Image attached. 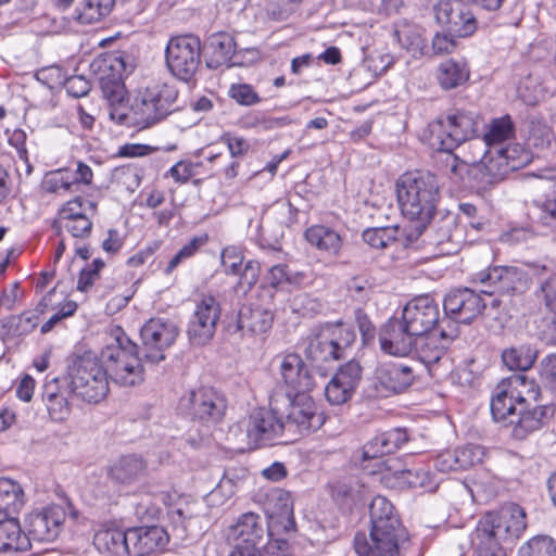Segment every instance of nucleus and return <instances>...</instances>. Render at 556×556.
<instances>
[{
  "label": "nucleus",
  "instance_id": "cd10ccee",
  "mask_svg": "<svg viewBox=\"0 0 556 556\" xmlns=\"http://www.w3.org/2000/svg\"><path fill=\"white\" fill-rule=\"evenodd\" d=\"M553 407L548 405H534L520 407L517 419H509L511 435L523 440L529 434L541 429L547 418L553 415Z\"/></svg>",
  "mask_w": 556,
  "mask_h": 556
},
{
  "label": "nucleus",
  "instance_id": "9d476101",
  "mask_svg": "<svg viewBox=\"0 0 556 556\" xmlns=\"http://www.w3.org/2000/svg\"><path fill=\"white\" fill-rule=\"evenodd\" d=\"M165 63L177 79L188 83L201 64V40L194 35L172 37L165 48Z\"/></svg>",
  "mask_w": 556,
  "mask_h": 556
},
{
  "label": "nucleus",
  "instance_id": "a18cd8bd",
  "mask_svg": "<svg viewBox=\"0 0 556 556\" xmlns=\"http://www.w3.org/2000/svg\"><path fill=\"white\" fill-rule=\"evenodd\" d=\"M211 47L215 59H212L207 65L217 67L231 60L236 51V42L233 38L226 34L215 35L211 39Z\"/></svg>",
  "mask_w": 556,
  "mask_h": 556
},
{
  "label": "nucleus",
  "instance_id": "69168bd1",
  "mask_svg": "<svg viewBox=\"0 0 556 556\" xmlns=\"http://www.w3.org/2000/svg\"><path fill=\"white\" fill-rule=\"evenodd\" d=\"M64 88L73 98H81L88 94L91 85L83 75H74L65 79Z\"/></svg>",
  "mask_w": 556,
  "mask_h": 556
},
{
  "label": "nucleus",
  "instance_id": "bf43d9fd",
  "mask_svg": "<svg viewBox=\"0 0 556 556\" xmlns=\"http://www.w3.org/2000/svg\"><path fill=\"white\" fill-rule=\"evenodd\" d=\"M220 140L227 146L230 156L233 159L245 155L250 150V142L241 136L226 132Z\"/></svg>",
  "mask_w": 556,
  "mask_h": 556
},
{
  "label": "nucleus",
  "instance_id": "412c9836",
  "mask_svg": "<svg viewBox=\"0 0 556 556\" xmlns=\"http://www.w3.org/2000/svg\"><path fill=\"white\" fill-rule=\"evenodd\" d=\"M440 325L439 339L434 334L416 337L413 348L416 356L426 366L437 364L446 353L448 345L458 337V326L452 320H444Z\"/></svg>",
  "mask_w": 556,
  "mask_h": 556
},
{
  "label": "nucleus",
  "instance_id": "1a4fd4ad",
  "mask_svg": "<svg viewBox=\"0 0 556 556\" xmlns=\"http://www.w3.org/2000/svg\"><path fill=\"white\" fill-rule=\"evenodd\" d=\"M356 334L352 326L342 323L328 324L309 340L305 350L308 359L316 364L337 361L355 341Z\"/></svg>",
  "mask_w": 556,
  "mask_h": 556
},
{
  "label": "nucleus",
  "instance_id": "f8f14e48",
  "mask_svg": "<svg viewBox=\"0 0 556 556\" xmlns=\"http://www.w3.org/2000/svg\"><path fill=\"white\" fill-rule=\"evenodd\" d=\"M476 280L485 288L482 293L492 295H519L527 291L529 280L527 273L517 266H494L476 275Z\"/></svg>",
  "mask_w": 556,
  "mask_h": 556
},
{
  "label": "nucleus",
  "instance_id": "2eb2a0df",
  "mask_svg": "<svg viewBox=\"0 0 556 556\" xmlns=\"http://www.w3.org/2000/svg\"><path fill=\"white\" fill-rule=\"evenodd\" d=\"M401 319L410 333L428 334L434 326L440 328L439 302L430 294L417 295L405 304Z\"/></svg>",
  "mask_w": 556,
  "mask_h": 556
},
{
  "label": "nucleus",
  "instance_id": "9b49d317",
  "mask_svg": "<svg viewBox=\"0 0 556 556\" xmlns=\"http://www.w3.org/2000/svg\"><path fill=\"white\" fill-rule=\"evenodd\" d=\"M370 540L357 533L354 548L358 556H401L409 545L408 532L402 523L395 527L371 528Z\"/></svg>",
  "mask_w": 556,
  "mask_h": 556
},
{
  "label": "nucleus",
  "instance_id": "37998d69",
  "mask_svg": "<svg viewBox=\"0 0 556 556\" xmlns=\"http://www.w3.org/2000/svg\"><path fill=\"white\" fill-rule=\"evenodd\" d=\"M75 181L73 174L68 169H58L46 175L42 181V189L48 193L63 195L74 193Z\"/></svg>",
  "mask_w": 556,
  "mask_h": 556
},
{
  "label": "nucleus",
  "instance_id": "8fccbe9b",
  "mask_svg": "<svg viewBox=\"0 0 556 556\" xmlns=\"http://www.w3.org/2000/svg\"><path fill=\"white\" fill-rule=\"evenodd\" d=\"M459 469H467L482 462L484 448L477 444H466L456 447Z\"/></svg>",
  "mask_w": 556,
  "mask_h": 556
},
{
  "label": "nucleus",
  "instance_id": "4468645a",
  "mask_svg": "<svg viewBox=\"0 0 556 556\" xmlns=\"http://www.w3.org/2000/svg\"><path fill=\"white\" fill-rule=\"evenodd\" d=\"M220 313V304L215 296L203 294L195 300L187 327L188 339L192 345L202 346L212 340Z\"/></svg>",
  "mask_w": 556,
  "mask_h": 556
},
{
  "label": "nucleus",
  "instance_id": "f03ea898",
  "mask_svg": "<svg viewBox=\"0 0 556 556\" xmlns=\"http://www.w3.org/2000/svg\"><path fill=\"white\" fill-rule=\"evenodd\" d=\"M396 199L407 224L403 226L406 245H414L433 218L440 198L437 177L428 172H408L395 185Z\"/></svg>",
  "mask_w": 556,
  "mask_h": 556
},
{
  "label": "nucleus",
  "instance_id": "5fc2aeb1",
  "mask_svg": "<svg viewBox=\"0 0 556 556\" xmlns=\"http://www.w3.org/2000/svg\"><path fill=\"white\" fill-rule=\"evenodd\" d=\"M243 264V255L239 248L227 247L222 252V266L227 275H238Z\"/></svg>",
  "mask_w": 556,
  "mask_h": 556
},
{
  "label": "nucleus",
  "instance_id": "a19ab883",
  "mask_svg": "<svg viewBox=\"0 0 556 556\" xmlns=\"http://www.w3.org/2000/svg\"><path fill=\"white\" fill-rule=\"evenodd\" d=\"M538 352L530 344H521L505 349L502 352V361L510 370L526 371L535 363Z\"/></svg>",
  "mask_w": 556,
  "mask_h": 556
},
{
  "label": "nucleus",
  "instance_id": "a211bd4d",
  "mask_svg": "<svg viewBox=\"0 0 556 556\" xmlns=\"http://www.w3.org/2000/svg\"><path fill=\"white\" fill-rule=\"evenodd\" d=\"M140 336L146 351L144 358L157 364L165 359L163 352L174 343L178 329L173 321L152 318L143 325Z\"/></svg>",
  "mask_w": 556,
  "mask_h": 556
},
{
  "label": "nucleus",
  "instance_id": "20e7f679",
  "mask_svg": "<svg viewBox=\"0 0 556 556\" xmlns=\"http://www.w3.org/2000/svg\"><path fill=\"white\" fill-rule=\"evenodd\" d=\"M99 358L109 379L122 387H134L144 380V368L138 346L121 327H114Z\"/></svg>",
  "mask_w": 556,
  "mask_h": 556
},
{
  "label": "nucleus",
  "instance_id": "a878e982",
  "mask_svg": "<svg viewBox=\"0 0 556 556\" xmlns=\"http://www.w3.org/2000/svg\"><path fill=\"white\" fill-rule=\"evenodd\" d=\"M191 414L202 421L216 422L220 420L226 409L225 397L213 388H200L191 391L186 399Z\"/></svg>",
  "mask_w": 556,
  "mask_h": 556
},
{
  "label": "nucleus",
  "instance_id": "7ed1b4c3",
  "mask_svg": "<svg viewBox=\"0 0 556 556\" xmlns=\"http://www.w3.org/2000/svg\"><path fill=\"white\" fill-rule=\"evenodd\" d=\"M526 528V513L515 503L486 513L470 534L476 556H506L502 542L519 539Z\"/></svg>",
  "mask_w": 556,
  "mask_h": 556
},
{
  "label": "nucleus",
  "instance_id": "603ef678",
  "mask_svg": "<svg viewBox=\"0 0 556 556\" xmlns=\"http://www.w3.org/2000/svg\"><path fill=\"white\" fill-rule=\"evenodd\" d=\"M229 97L238 104L251 106L258 104L262 99L251 85L248 84H233L228 91Z\"/></svg>",
  "mask_w": 556,
  "mask_h": 556
},
{
  "label": "nucleus",
  "instance_id": "774afa93",
  "mask_svg": "<svg viewBox=\"0 0 556 556\" xmlns=\"http://www.w3.org/2000/svg\"><path fill=\"white\" fill-rule=\"evenodd\" d=\"M349 291L351 295L362 302H365L369 299L372 293V285L363 277H355L349 282Z\"/></svg>",
  "mask_w": 556,
  "mask_h": 556
},
{
  "label": "nucleus",
  "instance_id": "bb28decb",
  "mask_svg": "<svg viewBox=\"0 0 556 556\" xmlns=\"http://www.w3.org/2000/svg\"><path fill=\"white\" fill-rule=\"evenodd\" d=\"M168 540L166 530L159 526L128 529L130 556H148L163 551Z\"/></svg>",
  "mask_w": 556,
  "mask_h": 556
},
{
  "label": "nucleus",
  "instance_id": "09e8293b",
  "mask_svg": "<svg viewBox=\"0 0 556 556\" xmlns=\"http://www.w3.org/2000/svg\"><path fill=\"white\" fill-rule=\"evenodd\" d=\"M362 374L361 364L352 359L341 365L333 376L355 392L362 380Z\"/></svg>",
  "mask_w": 556,
  "mask_h": 556
},
{
  "label": "nucleus",
  "instance_id": "473e14b6",
  "mask_svg": "<svg viewBox=\"0 0 556 556\" xmlns=\"http://www.w3.org/2000/svg\"><path fill=\"white\" fill-rule=\"evenodd\" d=\"M93 545L105 556H130L128 530L102 528L94 533Z\"/></svg>",
  "mask_w": 556,
  "mask_h": 556
},
{
  "label": "nucleus",
  "instance_id": "2f4dec72",
  "mask_svg": "<svg viewBox=\"0 0 556 556\" xmlns=\"http://www.w3.org/2000/svg\"><path fill=\"white\" fill-rule=\"evenodd\" d=\"M376 379L387 391L400 393L413 383L415 375L410 366L391 362L377 368Z\"/></svg>",
  "mask_w": 556,
  "mask_h": 556
},
{
  "label": "nucleus",
  "instance_id": "f704fd0d",
  "mask_svg": "<svg viewBox=\"0 0 556 556\" xmlns=\"http://www.w3.org/2000/svg\"><path fill=\"white\" fill-rule=\"evenodd\" d=\"M147 473V464L135 455L122 456L109 468V476L122 484L139 481Z\"/></svg>",
  "mask_w": 556,
  "mask_h": 556
},
{
  "label": "nucleus",
  "instance_id": "c9c22d12",
  "mask_svg": "<svg viewBox=\"0 0 556 556\" xmlns=\"http://www.w3.org/2000/svg\"><path fill=\"white\" fill-rule=\"evenodd\" d=\"M435 77L442 89L451 90L464 85L470 77V71L466 61L447 59L439 64Z\"/></svg>",
  "mask_w": 556,
  "mask_h": 556
},
{
  "label": "nucleus",
  "instance_id": "39448f33",
  "mask_svg": "<svg viewBox=\"0 0 556 556\" xmlns=\"http://www.w3.org/2000/svg\"><path fill=\"white\" fill-rule=\"evenodd\" d=\"M73 395L86 403H99L109 392V377L99 356L88 352L77 356L67 368Z\"/></svg>",
  "mask_w": 556,
  "mask_h": 556
},
{
  "label": "nucleus",
  "instance_id": "7c9ffc66",
  "mask_svg": "<svg viewBox=\"0 0 556 556\" xmlns=\"http://www.w3.org/2000/svg\"><path fill=\"white\" fill-rule=\"evenodd\" d=\"M432 243L438 247L442 254H455L458 252L463 230L457 227V219L454 214L447 213L438 219L433 227Z\"/></svg>",
  "mask_w": 556,
  "mask_h": 556
},
{
  "label": "nucleus",
  "instance_id": "4be33fe9",
  "mask_svg": "<svg viewBox=\"0 0 556 556\" xmlns=\"http://www.w3.org/2000/svg\"><path fill=\"white\" fill-rule=\"evenodd\" d=\"M276 359L279 363V375L286 387L288 399L313 389V377L299 354L279 355Z\"/></svg>",
  "mask_w": 556,
  "mask_h": 556
},
{
  "label": "nucleus",
  "instance_id": "72a5a7b5",
  "mask_svg": "<svg viewBox=\"0 0 556 556\" xmlns=\"http://www.w3.org/2000/svg\"><path fill=\"white\" fill-rule=\"evenodd\" d=\"M503 386L507 388L517 404L521 407L531 406L539 402L541 389L534 379L528 378L523 374H514L502 380Z\"/></svg>",
  "mask_w": 556,
  "mask_h": 556
},
{
  "label": "nucleus",
  "instance_id": "3c124183",
  "mask_svg": "<svg viewBox=\"0 0 556 556\" xmlns=\"http://www.w3.org/2000/svg\"><path fill=\"white\" fill-rule=\"evenodd\" d=\"M406 488H422L428 491L437 489V482L433 475L425 467H417L415 469H407Z\"/></svg>",
  "mask_w": 556,
  "mask_h": 556
},
{
  "label": "nucleus",
  "instance_id": "338daca9",
  "mask_svg": "<svg viewBox=\"0 0 556 556\" xmlns=\"http://www.w3.org/2000/svg\"><path fill=\"white\" fill-rule=\"evenodd\" d=\"M407 469H400L394 467H388V469L382 473L381 481L386 486L390 489H405L406 480H407Z\"/></svg>",
  "mask_w": 556,
  "mask_h": 556
},
{
  "label": "nucleus",
  "instance_id": "6e6d98bb",
  "mask_svg": "<svg viewBox=\"0 0 556 556\" xmlns=\"http://www.w3.org/2000/svg\"><path fill=\"white\" fill-rule=\"evenodd\" d=\"M43 402L53 421L61 422L68 417L71 409L65 394H59Z\"/></svg>",
  "mask_w": 556,
  "mask_h": 556
},
{
  "label": "nucleus",
  "instance_id": "c756f323",
  "mask_svg": "<svg viewBox=\"0 0 556 556\" xmlns=\"http://www.w3.org/2000/svg\"><path fill=\"white\" fill-rule=\"evenodd\" d=\"M265 530L261 517L254 513L241 515L228 529V540L241 544L258 546L264 540Z\"/></svg>",
  "mask_w": 556,
  "mask_h": 556
},
{
  "label": "nucleus",
  "instance_id": "aec40b11",
  "mask_svg": "<svg viewBox=\"0 0 556 556\" xmlns=\"http://www.w3.org/2000/svg\"><path fill=\"white\" fill-rule=\"evenodd\" d=\"M485 307V303L479 293L476 291L464 288L448 292L443 301V308L447 317L442 318L441 325L444 320H452L457 326L458 323H471Z\"/></svg>",
  "mask_w": 556,
  "mask_h": 556
},
{
  "label": "nucleus",
  "instance_id": "5701e85b",
  "mask_svg": "<svg viewBox=\"0 0 556 556\" xmlns=\"http://www.w3.org/2000/svg\"><path fill=\"white\" fill-rule=\"evenodd\" d=\"M66 519L65 507L52 504L29 515V539L38 542H53L61 533Z\"/></svg>",
  "mask_w": 556,
  "mask_h": 556
},
{
  "label": "nucleus",
  "instance_id": "58836bf2",
  "mask_svg": "<svg viewBox=\"0 0 556 556\" xmlns=\"http://www.w3.org/2000/svg\"><path fill=\"white\" fill-rule=\"evenodd\" d=\"M516 400L510 396V392L501 381L493 390L490 408L491 414L496 422L508 426L509 419L516 416Z\"/></svg>",
  "mask_w": 556,
  "mask_h": 556
},
{
  "label": "nucleus",
  "instance_id": "13d9d810",
  "mask_svg": "<svg viewBox=\"0 0 556 556\" xmlns=\"http://www.w3.org/2000/svg\"><path fill=\"white\" fill-rule=\"evenodd\" d=\"M387 454H391V451L387 447L383 435L379 433L363 446L362 460L380 458Z\"/></svg>",
  "mask_w": 556,
  "mask_h": 556
},
{
  "label": "nucleus",
  "instance_id": "f257e3e1",
  "mask_svg": "<svg viewBox=\"0 0 556 556\" xmlns=\"http://www.w3.org/2000/svg\"><path fill=\"white\" fill-rule=\"evenodd\" d=\"M513 135L514 124L508 115L494 118L478 144V155L466 161L453 157L452 173L466 185L486 188L525 167L531 162L529 151L519 143L503 146Z\"/></svg>",
  "mask_w": 556,
  "mask_h": 556
},
{
  "label": "nucleus",
  "instance_id": "4c0bfd02",
  "mask_svg": "<svg viewBox=\"0 0 556 556\" xmlns=\"http://www.w3.org/2000/svg\"><path fill=\"white\" fill-rule=\"evenodd\" d=\"M115 5V0H80L73 18L81 25H91L108 17Z\"/></svg>",
  "mask_w": 556,
  "mask_h": 556
},
{
  "label": "nucleus",
  "instance_id": "0e129e2a",
  "mask_svg": "<svg viewBox=\"0 0 556 556\" xmlns=\"http://www.w3.org/2000/svg\"><path fill=\"white\" fill-rule=\"evenodd\" d=\"M114 177L131 192L141 184V176L138 169L132 166H123L115 169Z\"/></svg>",
  "mask_w": 556,
  "mask_h": 556
},
{
  "label": "nucleus",
  "instance_id": "c03bdc74",
  "mask_svg": "<svg viewBox=\"0 0 556 556\" xmlns=\"http://www.w3.org/2000/svg\"><path fill=\"white\" fill-rule=\"evenodd\" d=\"M303 280L304 275L302 273L291 271L286 265H275L270 267L267 275V281L274 289L299 287Z\"/></svg>",
  "mask_w": 556,
  "mask_h": 556
},
{
  "label": "nucleus",
  "instance_id": "4d7b16f0",
  "mask_svg": "<svg viewBox=\"0 0 556 556\" xmlns=\"http://www.w3.org/2000/svg\"><path fill=\"white\" fill-rule=\"evenodd\" d=\"M538 338L548 344L556 345V313L541 318L536 324Z\"/></svg>",
  "mask_w": 556,
  "mask_h": 556
},
{
  "label": "nucleus",
  "instance_id": "0eeeda50",
  "mask_svg": "<svg viewBox=\"0 0 556 556\" xmlns=\"http://www.w3.org/2000/svg\"><path fill=\"white\" fill-rule=\"evenodd\" d=\"M25 504L26 495L21 483L2 477V553L26 552L30 547L18 518Z\"/></svg>",
  "mask_w": 556,
  "mask_h": 556
},
{
  "label": "nucleus",
  "instance_id": "052dcab7",
  "mask_svg": "<svg viewBox=\"0 0 556 556\" xmlns=\"http://www.w3.org/2000/svg\"><path fill=\"white\" fill-rule=\"evenodd\" d=\"M540 378L546 388L556 392V354L548 355L541 362Z\"/></svg>",
  "mask_w": 556,
  "mask_h": 556
},
{
  "label": "nucleus",
  "instance_id": "b1692460",
  "mask_svg": "<svg viewBox=\"0 0 556 556\" xmlns=\"http://www.w3.org/2000/svg\"><path fill=\"white\" fill-rule=\"evenodd\" d=\"M290 408L287 415L285 428H292L303 434L319 429L325 419L321 413H318L313 397L306 393H300L288 399Z\"/></svg>",
  "mask_w": 556,
  "mask_h": 556
},
{
  "label": "nucleus",
  "instance_id": "ea45409f",
  "mask_svg": "<svg viewBox=\"0 0 556 556\" xmlns=\"http://www.w3.org/2000/svg\"><path fill=\"white\" fill-rule=\"evenodd\" d=\"M362 237L368 245L375 249H384L395 241L401 242L405 248L410 247L405 244L403 226L367 228L363 231Z\"/></svg>",
  "mask_w": 556,
  "mask_h": 556
},
{
  "label": "nucleus",
  "instance_id": "864d4df0",
  "mask_svg": "<svg viewBox=\"0 0 556 556\" xmlns=\"http://www.w3.org/2000/svg\"><path fill=\"white\" fill-rule=\"evenodd\" d=\"M261 273V265L257 261H248L241 268L237 292L247 293L257 282Z\"/></svg>",
  "mask_w": 556,
  "mask_h": 556
},
{
  "label": "nucleus",
  "instance_id": "423d86ee",
  "mask_svg": "<svg viewBox=\"0 0 556 556\" xmlns=\"http://www.w3.org/2000/svg\"><path fill=\"white\" fill-rule=\"evenodd\" d=\"M482 119L470 111L455 110L429 124L430 144L433 149L452 152L462 143L479 136Z\"/></svg>",
  "mask_w": 556,
  "mask_h": 556
},
{
  "label": "nucleus",
  "instance_id": "e433bc0d",
  "mask_svg": "<svg viewBox=\"0 0 556 556\" xmlns=\"http://www.w3.org/2000/svg\"><path fill=\"white\" fill-rule=\"evenodd\" d=\"M304 236L309 244L332 256L338 255L343 245L341 235L325 225L311 226L305 230Z\"/></svg>",
  "mask_w": 556,
  "mask_h": 556
},
{
  "label": "nucleus",
  "instance_id": "393cba45",
  "mask_svg": "<svg viewBox=\"0 0 556 556\" xmlns=\"http://www.w3.org/2000/svg\"><path fill=\"white\" fill-rule=\"evenodd\" d=\"M416 337L401 318H391L379 331L380 349L389 355L406 356L413 351Z\"/></svg>",
  "mask_w": 556,
  "mask_h": 556
},
{
  "label": "nucleus",
  "instance_id": "6ab92c4d",
  "mask_svg": "<svg viewBox=\"0 0 556 556\" xmlns=\"http://www.w3.org/2000/svg\"><path fill=\"white\" fill-rule=\"evenodd\" d=\"M98 211V202L76 195L60 211V218L66 230L75 238H86L92 230V218Z\"/></svg>",
  "mask_w": 556,
  "mask_h": 556
},
{
  "label": "nucleus",
  "instance_id": "6e6552de",
  "mask_svg": "<svg viewBox=\"0 0 556 556\" xmlns=\"http://www.w3.org/2000/svg\"><path fill=\"white\" fill-rule=\"evenodd\" d=\"M176 100L177 91L169 85L154 84L147 87L131 104L135 128H149L165 118Z\"/></svg>",
  "mask_w": 556,
  "mask_h": 556
},
{
  "label": "nucleus",
  "instance_id": "f3484780",
  "mask_svg": "<svg viewBox=\"0 0 556 556\" xmlns=\"http://www.w3.org/2000/svg\"><path fill=\"white\" fill-rule=\"evenodd\" d=\"M267 517V535H291L295 531L293 502L289 492L275 489L267 494L264 506Z\"/></svg>",
  "mask_w": 556,
  "mask_h": 556
},
{
  "label": "nucleus",
  "instance_id": "de8ad7c7",
  "mask_svg": "<svg viewBox=\"0 0 556 556\" xmlns=\"http://www.w3.org/2000/svg\"><path fill=\"white\" fill-rule=\"evenodd\" d=\"M354 391L334 376H332L325 387L326 399L332 405H342L346 403L351 400Z\"/></svg>",
  "mask_w": 556,
  "mask_h": 556
},
{
  "label": "nucleus",
  "instance_id": "680f3d73",
  "mask_svg": "<svg viewBox=\"0 0 556 556\" xmlns=\"http://www.w3.org/2000/svg\"><path fill=\"white\" fill-rule=\"evenodd\" d=\"M539 296L551 313H556V274L541 282Z\"/></svg>",
  "mask_w": 556,
  "mask_h": 556
},
{
  "label": "nucleus",
  "instance_id": "c85d7f7f",
  "mask_svg": "<svg viewBox=\"0 0 556 556\" xmlns=\"http://www.w3.org/2000/svg\"><path fill=\"white\" fill-rule=\"evenodd\" d=\"M273 323V309L255 302L241 307L237 327L243 334H263L271 328Z\"/></svg>",
  "mask_w": 556,
  "mask_h": 556
},
{
  "label": "nucleus",
  "instance_id": "dca6fc26",
  "mask_svg": "<svg viewBox=\"0 0 556 556\" xmlns=\"http://www.w3.org/2000/svg\"><path fill=\"white\" fill-rule=\"evenodd\" d=\"M433 10L438 24L451 36L464 38L477 29L476 17L463 0H439Z\"/></svg>",
  "mask_w": 556,
  "mask_h": 556
},
{
  "label": "nucleus",
  "instance_id": "e2e57ef3",
  "mask_svg": "<svg viewBox=\"0 0 556 556\" xmlns=\"http://www.w3.org/2000/svg\"><path fill=\"white\" fill-rule=\"evenodd\" d=\"M290 535H279L269 538L267 545L264 548L258 547V556H290L288 538Z\"/></svg>",
  "mask_w": 556,
  "mask_h": 556
},
{
  "label": "nucleus",
  "instance_id": "79ce46f5",
  "mask_svg": "<svg viewBox=\"0 0 556 556\" xmlns=\"http://www.w3.org/2000/svg\"><path fill=\"white\" fill-rule=\"evenodd\" d=\"M371 528L395 527L402 523L393 504L384 496H376L369 506Z\"/></svg>",
  "mask_w": 556,
  "mask_h": 556
},
{
  "label": "nucleus",
  "instance_id": "ddd939ff",
  "mask_svg": "<svg viewBox=\"0 0 556 556\" xmlns=\"http://www.w3.org/2000/svg\"><path fill=\"white\" fill-rule=\"evenodd\" d=\"M238 427L247 435L250 446L258 447L279 439L285 430V422L274 410L253 409L241 419Z\"/></svg>",
  "mask_w": 556,
  "mask_h": 556
},
{
  "label": "nucleus",
  "instance_id": "49530a36",
  "mask_svg": "<svg viewBox=\"0 0 556 556\" xmlns=\"http://www.w3.org/2000/svg\"><path fill=\"white\" fill-rule=\"evenodd\" d=\"M519 556H556V542L546 535L532 538L519 548Z\"/></svg>",
  "mask_w": 556,
  "mask_h": 556
}]
</instances>
